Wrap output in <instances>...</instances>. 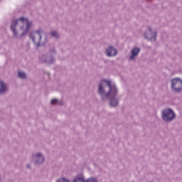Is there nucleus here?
I'll use <instances>...</instances> for the list:
<instances>
[{
  "label": "nucleus",
  "mask_w": 182,
  "mask_h": 182,
  "mask_svg": "<svg viewBox=\"0 0 182 182\" xmlns=\"http://www.w3.org/2000/svg\"><path fill=\"white\" fill-rule=\"evenodd\" d=\"M6 92V85L4 82L0 81V93H5Z\"/></svg>",
  "instance_id": "nucleus-11"
},
{
  "label": "nucleus",
  "mask_w": 182,
  "mask_h": 182,
  "mask_svg": "<svg viewBox=\"0 0 182 182\" xmlns=\"http://www.w3.org/2000/svg\"><path fill=\"white\" fill-rule=\"evenodd\" d=\"M33 160H34V164H43L45 162V156L42 153H38L33 156Z\"/></svg>",
  "instance_id": "nucleus-5"
},
{
  "label": "nucleus",
  "mask_w": 182,
  "mask_h": 182,
  "mask_svg": "<svg viewBox=\"0 0 182 182\" xmlns=\"http://www.w3.org/2000/svg\"><path fill=\"white\" fill-rule=\"evenodd\" d=\"M73 182H99V181H97V178L95 177H91L87 180H85V177L78 176L75 178Z\"/></svg>",
  "instance_id": "nucleus-6"
},
{
  "label": "nucleus",
  "mask_w": 182,
  "mask_h": 182,
  "mask_svg": "<svg viewBox=\"0 0 182 182\" xmlns=\"http://www.w3.org/2000/svg\"><path fill=\"white\" fill-rule=\"evenodd\" d=\"M148 33L149 36L145 34V38L146 39H149L150 41H156V38H157V33L151 32V28H148Z\"/></svg>",
  "instance_id": "nucleus-8"
},
{
  "label": "nucleus",
  "mask_w": 182,
  "mask_h": 182,
  "mask_svg": "<svg viewBox=\"0 0 182 182\" xmlns=\"http://www.w3.org/2000/svg\"><path fill=\"white\" fill-rule=\"evenodd\" d=\"M26 168H31V164H27L26 165Z\"/></svg>",
  "instance_id": "nucleus-17"
},
{
  "label": "nucleus",
  "mask_w": 182,
  "mask_h": 182,
  "mask_svg": "<svg viewBox=\"0 0 182 182\" xmlns=\"http://www.w3.org/2000/svg\"><path fill=\"white\" fill-rule=\"evenodd\" d=\"M117 55V50L113 47H109L107 50V56H116Z\"/></svg>",
  "instance_id": "nucleus-9"
},
{
  "label": "nucleus",
  "mask_w": 182,
  "mask_h": 182,
  "mask_svg": "<svg viewBox=\"0 0 182 182\" xmlns=\"http://www.w3.org/2000/svg\"><path fill=\"white\" fill-rule=\"evenodd\" d=\"M51 35L52 36H54V38H59V34H58V32L56 31H52Z\"/></svg>",
  "instance_id": "nucleus-15"
},
{
  "label": "nucleus",
  "mask_w": 182,
  "mask_h": 182,
  "mask_svg": "<svg viewBox=\"0 0 182 182\" xmlns=\"http://www.w3.org/2000/svg\"><path fill=\"white\" fill-rule=\"evenodd\" d=\"M58 182H69V179H66V178H63L60 179Z\"/></svg>",
  "instance_id": "nucleus-16"
},
{
  "label": "nucleus",
  "mask_w": 182,
  "mask_h": 182,
  "mask_svg": "<svg viewBox=\"0 0 182 182\" xmlns=\"http://www.w3.org/2000/svg\"><path fill=\"white\" fill-rule=\"evenodd\" d=\"M107 84V86L109 88V90L107 93L105 94V90H103V85ZM98 92L100 95L105 96V99H109L110 97V106L112 107H116L119 105V102L116 100V95H117V89L116 86L112 85L110 81L102 80L99 85Z\"/></svg>",
  "instance_id": "nucleus-1"
},
{
  "label": "nucleus",
  "mask_w": 182,
  "mask_h": 182,
  "mask_svg": "<svg viewBox=\"0 0 182 182\" xmlns=\"http://www.w3.org/2000/svg\"><path fill=\"white\" fill-rule=\"evenodd\" d=\"M18 77H20V79H25V77H26V74H25V73L23 72H18Z\"/></svg>",
  "instance_id": "nucleus-13"
},
{
  "label": "nucleus",
  "mask_w": 182,
  "mask_h": 182,
  "mask_svg": "<svg viewBox=\"0 0 182 182\" xmlns=\"http://www.w3.org/2000/svg\"><path fill=\"white\" fill-rule=\"evenodd\" d=\"M105 97H102V99H104Z\"/></svg>",
  "instance_id": "nucleus-19"
},
{
  "label": "nucleus",
  "mask_w": 182,
  "mask_h": 182,
  "mask_svg": "<svg viewBox=\"0 0 182 182\" xmlns=\"http://www.w3.org/2000/svg\"><path fill=\"white\" fill-rule=\"evenodd\" d=\"M176 114H162V119L164 122H166V123H170V122H173L174 119H176Z\"/></svg>",
  "instance_id": "nucleus-7"
},
{
  "label": "nucleus",
  "mask_w": 182,
  "mask_h": 182,
  "mask_svg": "<svg viewBox=\"0 0 182 182\" xmlns=\"http://www.w3.org/2000/svg\"><path fill=\"white\" fill-rule=\"evenodd\" d=\"M1 181V176H0V182Z\"/></svg>",
  "instance_id": "nucleus-18"
},
{
  "label": "nucleus",
  "mask_w": 182,
  "mask_h": 182,
  "mask_svg": "<svg viewBox=\"0 0 182 182\" xmlns=\"http://www.w3.org/2000/svg\"><path fill=\"white\" fill-rule=\"evenodd\" d=\"M42 33H43V31L41 30H38L34 33H31L30 34V38H31L34 43H36L37 46H39V45H41V41L42 39Z\"/></svg>",
  "instance_id": "nucleus-3"
},
{
  "label": "nucleus",
  "mask_w": 182,
  "mask_h": 182,
  "mask_svg": "<svg viewBox=\"0 0 182 182\" xmlns=\"http://www.w3.org/2000/svg\"><path fill=\"white\" fill-rule=\"evenodd\" d=\"M50 103L52 105H59V103L60 102H59V101L57 99H53L51 100Z\"/></svg>",
  "instance_id": "nucleus-14"
},
{
  "label": "nucleus",
  "mask_w": 182,
  "mask_h": 182,
  "mask_svg": "<svg viewBox=\"0 0 182 182\" xmlns=\"http://www.w3.org/2000/svg\"><path fill=\"white\" fill-rule=\"evenodd\" d=\"M172 89L175 92H181L182 90V80L178 78H174L171 81Z\"/></svg>",
  "instance_id": "nucleus-4"
},
{
  "label": "nucleus",
  "mask_w": 182,
  "mask_h": 182,
  "mask_svg": "<svg viewBox=\"0 0 182 182\" xmlns=\"http://www.w3.org/2000/svg\"><path fill=\"white\" fill-rule=\"evenodd\" d=\"M16 26H19L20 29L23 31V35H26L29 32L31 26H32V23L28 21V18L23 17L20 18L19 19L14 20L11 23V30L12 31L14 35H16Z\"/></svg>",
  "instance_id": "nucleus-2"
},
{
  "label": "nucleus",
  "mask_w": 182,
  "mask_h": 182,
  "mask_svg": "<svg viewBox=\"0 0 182 182\" xmlns=\"http://www.w3.org/2000/svg\"><path fill=\"white\" fill-rule=\"evenodd\" d=\"M162 114H174V111L170 108L165 109L163 110Z\"/></svg>",
  "instance_id": "nucleus-12"
},
{
  "label": "nucleus",
  "mask_w": 182,
  "mask_h": 182,
  "mask_svg": "<svg viewBox=\"0 0 182 182\" xmlns=\"http://www.w3.org/2000/svg\"><path fill=\"white\" fill-rule=\"evenodd\" d=\"M140 53V48H134L132 51V55L130 56L129 59L131 60H133V59H134V56H137V55H139V53Z\"/></svg>",
  "instance_id": "nucleus-10"
}]
</instances>
